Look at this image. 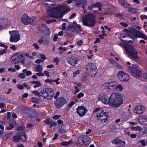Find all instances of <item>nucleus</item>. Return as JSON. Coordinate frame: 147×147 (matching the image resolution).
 Here are the masks:
<instances>
[{"label": "nucleus", "mask_w": 147, "mask_h": 147, "mask_svg": "<svg viewBox=\"0 0 147 147\" xmlns=\"http://www.w3.org/2000/svg\"><path fill=\"white\" fill-rule=\"evenodd\" d=\"M98 99L105 104L110 107L117 108L120 106L123 103L121 95L117 93L112 94L109 98L107 95L104 94L99 97Z\"/></svg>", "instance_id": "obj_1"}, {"label": "nucleus", "mask_w": 147, "mask_h": 147, "mask_svg": "<svg viewBox=\"0 0 147 147\" xmlns=\"http://www.w3.org/2000/svg\"><path fill=\"white\" fill-rule=\"evenodd\" d=\"M70 11L69 7H66L65 5H58L52 9H47V13L50 17L54 18H61L66 13Z\"/></svg>", "instance_id": "obj_2"}, {"label": "nucleus", "mask_w": 147, "mask_h": 147, "mask_svg": "<svg viewBox=\"0 0 147 147\" xmlns=\"http://www.w3.org/2000/svg\"><path fill=\"white\" fill-rule=\"evenodd\" d=\"M95 17V15L92 13L85 16L82 18L83 25L90 27L94 26L96 23Z\"/></svg>", "instance_id": "obj_3"}, {"label": "nucleus", "mask_w": 147, "mask_h": 147, "mask_svg": "<svg viewBox=\"0 0 147 147\" xmlns=\"http://www.w3.org/2000/svg\"><path fill=\"white\" fill-rule=\"evenodd\" d=\"M54 91L50 88L43 89L40 92V98L50 100L54 96Z\"/></svg>", "instance_id": "obj_4"}, {"label": "nucleus", "mask_w": 147, "mask_h": 147, "mask_svg": "<svg viewBox=\"0 0 147 147\" xmlns=\"http://www.w3.org/2000/svg\"><path fill=\"white\" fill-rule=\"evenodd\" d=\"M124 30L127 33H131L136 37L140 38L144 40H147V36L145 34L133 28H131L129 30L125 29Z\"/></svg>", "instance_id": "obj_5"}, {"label": "nucleus", "mask_w": 147, "mask_h": 147, "mask_svg": "<svg viewBox=\"0 0 147 147\" xmlns=\"http://www.w3.org/2000/svg\"><path fill=\"white\" fill-rule=\"evenodd\" d=\"M123 47L128 52L130 56L135 59L138 58L137 53L135 50L134 47L131 45L124 44Z\"/></svg>", "instance_id": "obj_6"}, {"label": "nucleus", "mask_w": 147, "mask_h": 147, "mask_svg": "<svg viewBox=\"0 0 147 147\" xmlns=\"http://www.w3.org/2000/svg\"><path fill=\"white\" fill-rule=\"evenodd\" d=\"M127 71L135 77L139 78L142 76V73L140 69L137 66H130L127 69Z\"/></svg>", "instance_id": "obj_7"}, {"label": "nucleus", "mask_w": 147, "mask_h": 147, "mask_svg": "<svg viewBox=\"0 0 147 147\" xmlns=\"http://www.w3.org/2000/svg\"><path fill=\"white\" fill-rule=\"evenodd\" d=\"M79 144L83 145H88L90 142L91 139L90 137L86 135H82L78 138Z\"/></svg>", "instance_id": "obj_8"}, {"label": "nucleus", "mask_w": 147, "mask_h": 147, "mask_svg": "<svg viewBox=\"0 0 147 147\" xmlns=\"http://www.w3.org/2000/svg\"><path fill=\"white\" fill-rule=\"evenodd\" d=\"M87 72L89 73L92 76H94L96 73L97 68L96 66L92 63H89L86 66Z\"/></svg>", "instance_id": "obj_9"}, {"label": "nucleus", "mask_w": 147, "mask_h": 147, "mask_svg": "<svg viewBox=\"0 0 147 147\" xmlns=\"http://www.w3.org/2000/svg\"><path fill=\"white\" fill-rule=\"evenodd\" d=\"M23 57V54L20 53H17L11 57V61L12 63L15 64L21 62L22 63L24 62V61H22Z\"/></svg>", "instance_id": "obj_10"}, {"label": "nucleus", "mask_w": 147, "mask_h": 147, "mask_svg": "<svg viewBox=\"0 0 147 147\" xmlns=\"http://www.w3.org/2000/svg\"><path fill=\"white\" fill-rule=\"evenodd\" d=\"M11 35L10 40L11 42H16L20 40V35L19 32L17 30L9 31Z\"/></svg>", "instance_id": "obj_11"}, {"label": "nucleus", "mask_w": 147, "mask_h": 147, "mask_svg": "<svg viewBox=\"0 0 147 147\" xmlns=\"http://www.w3.org/2000/svg\"><path fill=\"white\" fill-rule=\"evenodd\" d=\"M117 75L119 79L122 82H127L129 79V75L123 71H119Z\"/></svg>", "instance_id": "obj_12"}, {"label": "nucleus", "mask_w": 147, "mask_h": 147, "mask_svg": "<svg viewBox=\"0 0 147 147\" xmlns=\"http://www.w3.org/2000/svg\"><path fill=\"white\" fill-rule=\"evenodd\" d=\"M108 117V113L104 112L102 110L100 111L99 113H98L96 115V117L98 119L100 120L101 121L103 120L104 122L107 120Z\"/></svg>", "instance_id": "obj_13"}, {"label": "nucleus", "mask_w": 147, "mask_h": 147, "mask_svg": "<svg viewBox=\"0 0 147 147\" xmlns=\"http://www.w3.org/2000/svg\"><path fill=\"white\" fill-rule=\"evenodd\" d=\"M66 102L65 99L63 97L59 98L54 101V104L57 108H59Z\"/></svg>", "instance_id": "obj_14"}, {"label": "nucleus", "mask_w": 147, "mask_h": 147, "mask_svg": "<svg viewBox=\"0 0 147 147\" xmlns=\"http://www.w3.org/2000/svg\"><path fill=\"white\" fill-rule=\"evenodd\" d=\"M33 19L30 18L27 14L23 15L21 18L22 23L24 25L30 24L33 21Z\"/></svg>", "instance_id": "obj_15"}, {"label": "nucleus", "mask_w": 147, "mask_h": 147, "mask_svg": "<svg viewBox=\"0 0 147 147\" xmlns=\"http://www.w3.org/2000/svg\"><path fill=\"white\" fill-rule=\"evenodd\" d=\"M146 110L145 107L141 105L136 106L134 109V112L136 114L140 115L142 113Z\"/></svg>", "instance_id": "obj_16"}, {"label": "nucleus", "mask_w": 147, "mask_h": 147, "mask_svg": "<svg viewBox=\"0 0 147 147\" xmlns=\"http://www.w3.org/2000/svg\"><path fill=\"white\" fill-rule=\"evenodd\" d=\"M67 60L68 63L73 66H74L78 63V58L74 56H71L67 58Z\"/></svg>", "instance_id": "obj_17"}, {"label": "nucleus", "mask_w": 147, "mask_h": 147, "mask_svg": "<svg viewBox=\"0 0 147 147\" xmlns=\"http://www.w3.org/2000/svg\"><path fill=\"white\" fill-rule=\"evenodd\" d=\"M87 111L86 108L82 106H79L77 109L76 112L81 117L84 115Z\"/></svg>", "instance_id": "obj_18"}, {"label": "nucleus", "mask_w": 147, "mask_h": 147, "mask_svg": "<svg viewBox=\"0 0 147 147\" xmlns=\"http://www.w3.org/2000/svg\"><path fill=\"white\" fill-rule=\"evenodd\" d=\"M37 28L39 31L42 32L47 31L48 34L49 35L50 34V32L49 29L46 24H39Z\"/></svg>", "instance_id": "obj_19"}, {"label": "nucleus", "mask_w": 147, "mask_h": 147, "mask_svg": "<svg viewBox=\"0 0 147 147\" xmlns=\"http://www.w3.org/2000/svg\"><path fill=\"white\" fill-rule=\"evenodd\" d=\"M111 142L112 144H120L122 146H124L125 144V141L121 140L120 139L118 138H116Z\"/></svg>", "instance_id": "obj_20"}, {"label": "nucleus", "mask_w": 147, "mask_h": 147, "mask_svg": "<svg viewBox=\"0 0 147 147\" xmlns=\"http://www.w3.org/2000/svg\"><path fill=\"white\" fill-rule=\"evenodd\" d=\"M115 84V82H111L105 83L104 86L107 89L114 90Z\"/></svg>", "instance_id": "obj_21"}, {"label": "nucleus", "mask_w": 147, "mask_h": 147, "mask_svg": "<svg viewBox=\"0 0 147 147\" xmlns=\"http://www.w3.org/2000/svg\"><path fill=\"white\" fill-rule=\"evenodd\" d=\"M119 2L121 6L125 8H127L131 7V5L125 0H119Z\"/></svg>", "instance_id": "obj_22"}, {"label": "nucleus", "mask_w": 147, "mask_h": 147, "mask_svg": "<svg viewBox=\"0 0 147 147\" xmlns=\"http://www.w3.org/2000/svg\"><path fill=\"white\" fill-rule=\"evenodd\" d=\"M68 30L71 31L73 33L77 34L78 30L77 29L75 26L73 25H70L68 26V27L67 28Z\"/></svg>", "instance_id": "obj_23"}, {"label": "nucleus", "mask_w": 147, "mask_h": 147, "mask_svg": "<svg viewBox=\"0 0 147 147\" xmlns=\"http://www.w3.org/2000/svg\"><path fill=\"white\" fill-rule=\"evenodd\" d=\"M45 123L47 125L50 124V127L51 128L56 124V123L53 122L52 120L50 119H47L46 120Z\"/></svg>", "instance_id": "obj_24"}, {"label": "nucleus", "mask_w": 147, "mask_h": 147, "mask_svg": "<svg viewBox=\"0 0 147 147\" xmlns=\"http://www.w3.org/2000/svg\"><path fill=\"white\" fill-rule=\"evenodd\" d=\"M139 122L142 124L147 125V118L144 117H141L139 119Z\"/></svg>", "instance_id": "obj_25"}, {"label": "nucleus", "mask_w": 147, "mask_h": 147, "mask_svg": "<svg viewBox=\"0 0 147 147\" xmlns=\"http://www.w3.org/2000/svg\"><path fill=\"white\" fill-rule=\"evenodd\" d=\"M7 21V20L6 19L0 18V30L1 29L3 25H5L6 24Z\"/></svg>", "instance_id": "obj_26"}, {"label": "nucleus", "mask_w": 147, "mask_h": 147, "mask_svg": "<svg viewBox=\"0 0 147 147\" xmlns=\"http://www.w3.org/2000/svg\"><path fill=\"white\" fill-rule=\"evenodd\" d=\"M20 138V135H17L13 136V138L12 139V141L16 142H18Z\"/></svg>", "instance_id": "obj_27"}, {"label": "nucleus", "mask_w": 147, "mask_h": 147, "mask_svg": "<svg viewBox=\"0 0 147 147\" xmlns=\"http://www.w3.org/2000/svg\"><path fill=\"white\" fill-rule=\"evenodd\" d=\"M20 138V139L23 142H25L26 140L25 133L24 132H22L21 134Z\"/></svg>", "instance_id": "obj_28"}, {"label": "nucleus", "mask_w": 147, "mask_h": 147, "mask_svg": "<svg viewBox=\"0 0 147 147\" xmlns=\"http://www.w3.org/2000/svg\"><path fill=\"white\" fill-rule=\"evenodd\" d=\"M123 87L121 84L117 85L116 83V84L115 86L114 90H115L117 91H121L123 90Z\"/></svg>", "instance_id": "obj_29"}, {"label": "nucleus", "mask_w": 147, "mask_h": 147, "mask_svg": "<svg viewBox=\"0 0 147 147\" xmlns=\"http://www.w3.org/2000/svg\"><path fill=\"white\" fill-rule=\"evenodd\" d=\"M88 78V75L86 73H85L82 74L80 78V80L82 81H85L87 80Z\"/></svg>", "instance_id": "obj_30"}, {"label": "nucleus", "mask_w": 147, "mask_h": 147, "mask_svg": "<svg viewBox=\"0 0 147 147\" xmlns=\"http://www.w3.org/2000/svg\"><path fill=\"white\" fill-rule=\"evenodd\" d=\"M42 67L40 65H36L35 71L36 72H42Z\"/></svg>", "instance_id": "obj_31"}, {"label": "nucleus", "mask_w": 147, "mask_h": 147, "mask_svg": "<svg viewBox=\"0 0 147 147\" xmlns=\"http://www.w3.org/2000/svg\"><path fill=\"white\" fill-rule=\"evenodd\" d=\"M22 72L24 73L25 74L26 76H31L32 74V73L30 71H27V69H24L23 70Z\"/></svg>", "instance_id": "obj_32"}, {"label": "nucleus", "mask_w": 147, "mask_h": 147, "mask_svg": "<svg viewBox=\"0 0 147 147\" xmlns=\"http://www.w3.org/2000/svg\"><path fill=\"white\" fill-rule=\"evenodd\" d=\"M131 6L129 8H127L128 9V11L133 13L136 12L137 9L133 8H131Z\"/></svg>", "instance_id": "obj_33"}, {"label": "nucleus", "mask_w": 147, "mask_h": 147, "mask_svg": "<svg viewBox=\"0 0 147 147\" xmlns=\"http://www.w3.org/2000/svg\"><path fill=\"white\" fill-rule=\"evenodd\" d=\"M16 124V122L15 121H13L12 124H11L9 125V126L7 127V130H11L13 128H14V125H15Z\"/></svg>", "instance_id": "obj_34"}, {"label": "nucleus", "mask_w": 147, "mask_h": 147, "mask_svg": "<svg viewBox=\"0 0 147 147\" xmlns=\"http://www.w3.org/2000/svg\"><path fill=\"white\" fill-rule=\"evenodd\" d=\"M31 100L34 103H38L40 102V99L37 98L33 97L32 98Z\"/></svg>", "instance_id": "obj_35"}, {"label": "nucleus", "mask_w": 147, "mask_h": 147, "mask_svg": "<svg viewBox=\"0 0 147 147\" xmlns=\"http://www.w3.org/2000/svg\"><path fill=\"white\" fill-rule=\"evenodd\" d=\"M129 38H132V40H130L129 41H127L126 40H125V42H126V43H132L134 42V38L131 35H129L128 36Z\"/></svg>", "instance_id": "obj_36"}, {"label": "nucleus", "mask_w": 147, "mask_h": 147, "mask_svg": "<svg viewBox=\"0 0 147 147\" xmlns=\"http://www.w3.org/2000/svg\"><path fill=\"white\" fill-rule=\"evenodd\" d=\"M71 141L70 140L68 142H64L61 143V145L63 146H65L69 145L71 143Z\"/></svg>", "instance_id": "obj_37"}, {"label": "nucleus", "mask_w": 147, "mask_h": 147, "mask_svg": "<svg viewBox=\"0 0 147 147\" xmlns=\"http://www.w3.org/2000/svg\"><path fill=\"white\" fill-rule=\"evenodd\" d=\"M3 140L5 141H6L9 138V135L7 134H5L2 136Z\"/></svg>", "instance_id": "obj_38"}, {"label": "nucleus", "mask_w": 147, "mask_h": 147, "mask_svg": "<svg viewBox=\"0 0 147 147\" xmlns=\"http://www.w3.org/2000/svg\"><path fill=\"white\" fill-rule=\"evenodd\" d=\"M131 129L134 131H139L141 129V127L140 126L132 127H131Z\"/></svg>", "instance_id": "obj_39"}, {"label": "nucleus", "mask_w": 147, "mask_h": 147, "mask_svg": "<svg viewBox=\"0 0 147 147\" xmlns=\"http://www.w3.org/2000/svg\"><path fill=\"white\" fill-rule=\"evenodd\" d=\"M32 92L34 94L36 95L37 96L40 98V92H39L37 90L32 91Z\"/></svg>", "instance_id": "obj_40"}, {"label": "nucleus", "mask_w": 147, "mask_h": 147, "mask_svg": "<svg viewBox=\"0 0 147 147\" xmlns=\"http://www.w3.org/2000/svg\"><path fill=\"white\" fill-rule=\"evenodd\" d=\"M138 143H140L143 146H146V143L144 140H141L138 141Z\"/></svg>", "instance_id": "obj_41"}, {"label": "nucleus", "mask_w": 147, "mask_h": 147, "mask_svg": "<svg viewBox=\"0 0 147 147\" xmlns=\"http://www.w3.org/2000/svg\"><path fill=\"white\" fill-rule=\"evenodd\" d=\"M41 86V83H40L39 82L37 81V82L36 83L35 85L33 86V87L35 88H36L39 87Z\"/></svg>", "instance_id": "obj_42"}, {"label": "nucleus", "mask_w": 147, "mask_h": 147, "mask_svg": "<svg viewBox=\"0 0 147 147\" xmlns=\"http://www.w3.org/2000/svg\"><path fill=\"white\" fill-rule=\"evenodd\" d=\"M76 5L79 6L81 5L80 0H76L75 3Z\"/></svg>", "instance_id": "obj_43"}, {"label": "nucleus", "mask_w": 147, "mask_h": 147, "mask_svg": "<svg viewBox=\"0 0 147 147\" xmlns=\"http://www.w3.org/2000/svg\"><path fill=\"white\" fill-rule=\"evenodd\" d=\"M84 96V94L83 93L80 92L76 95V96L79 99L83 97Z\"/></svg>", "instance_id": "obj_44"}, {"label": "nucleus", "mask_w": 147, "mask_h": 147, "mask_svg": "<svg viewBox=\"0 0 147 147\" xmlns=\"http://www.w3.org/2000/svg\"><path fill=\"white\" fill-rule=\"evenodd\" d=\"M18 77L24 79L25 78L26 76L24 73H23L20 74L18 75Z\"/></svg>", "instance_id": "obj_45"}, {"label": "nucleus", "mask_w": 147, "mask_h": 147, "mask_svg": "<svg viewBox=\"0 0 147 147\" xmlns=\"http://www.w3.org/2000/svg\"><path fill=\"white\" fill-rule=\"evenodd\" d=\"M22 54H23V57L24 56H26L29 59H32V57L31 56H29L28 54L27 53H22Z\"/></svg>", "instance_id": "obj_46"}, {"label": "nucleus", "mask_w": 147, "mask_h": 147, "mask_svg": "<svg viewBox=\"0 0 147 147\" xmlns=\"http://www.w3.org/2000/svg\"><path fill=\"white\" fill-rule=\"evenodd\" d=\"M61 115H56L53 117L52 118L54 119L57 120L59 119Z\"/></svg>", "instance_id": "obj_47"}, {"label": "nucleus", "mask_w": 147, "mask_h": 147, "mask_svg": "<svg viewBox=\"0 0 147 147\" xmlns=\"http://www.w3.org/2000/svg\"><path fill=\"white\" fill-rule=\"evenodd\" d=\"M53 62L56 63L57 65H58V63L59 61V60L58 58L57 57H56L53 58Z\"/></svg>", "instance_id": "obj_48"}, {"label": "nucleus", "mask_w": 147, "mask_h": 147, "mask_svg": "<svg viewBox=\"0 0 147 147\" xmlns=\"http://www.w3.org/2000/svg\"><path fill=\"white\" fill-rule=\"evenodd\" d=\"M101 3L99 2H96L93 3L95 7H98L99 6L101 5Z\"/></svg>", "instance_id": "obj_49"}, {"label": "nucleus", "mask_w": 147, "mask_h": 147, "mask_svg": "<svg viewBox=\"0 0 147 147\" xmlns=\"http://www.w3.org/2000/svg\"><path fill=\"white\" fill-rule=\"evenodd\" d=\"M76 14L75 13H73L69 18V19H71L76 17Z\"/></svg>", "instance_id": "obj_50"}, {"label": "nucleus", "mask_w": 147, "mask_h": 147, "mask_svg": "<svg viewBox=\"0 0 147 147\" xmlns=\"http://www.w3.org/2000/svg\"><path fill=\"white\" fill-rule=\"evenodd\" d=\"M81 5H86L87 3V0H80Z\"/></svg>", "instance_id": "obj_51"}, {"label": "nucleus", "mask_w": 147, "mask_h": 147, "mask_svg": "<svg viewBox=\"0 0 147 147\" xmlns=\"http://www.w3.org/2000/svg\"><path fill=\"white\" fill-rule=\"evenodd\" d=\"M53 82V80L52 79H47L45 80V82L47 83H52Z\"/></svg>", "instance_id": "obj_52"}, {"label": "nucleus", "mask_w": 147, "mask_h": 147, "mask_svg": "<svg viewBox=\"0 0 147 147\" xmlns=\"http://www.w3.org/2000/svg\"><path fill=\"white\" fill-rule=\"evenodd\" d=\"M80 70H78L76 71L73 73V76L74 77H75L76 76V75L78 74H79L80 73Z\"/></svg>", "instance_id": "obj_53"}, {"label": "nucleus", "mask_w": 147, "mask_h": 147, "mask_svg": "<svg viewBox=\"0 0 147 147\" xmlns=\"http://www.w3.org/2000/svg\"><path fill=\"white\" fill-rule=\"evenodd\" d=\"M113 66L118 69H120L121 67V66L116 62L114 63Z\"/></svg>", "instance_id": "obj_54"}, {"label": "nucleus", "mask_w": 147, "mask_h": 147, "mask_svg": "<svg viewBox=\"0 0 147 147\" xmlns=\"http://www.w3.org/2000/svg\"><path fill=\"white\" fill-rule=\"evenodd\" d=\"M75 26V27H76L78 28L80 31H82V29L81 28V26L79 24H77Z\"/></svg>", "instance_id": "obj_55"}, {"label": "nucleus", "mask_w": 147, "mask_h": 147, "mask_svg": "<svg viewBox=\"0 0 147 147\" xmlns=\"http://www.w3.org/2000/svg\"><path fill=\"white\" fill-rule=\"evenodd\" d=\"M55 5L54 3L53 4H48V3H46L45 4V6L48 7H51L52 5L53 6Z\"/></svg>", "instance_id": "obj_56"}, {"label": "nucleus", "mask_w": 147, "mask_h": 147, "mask_svg": "<svg viewBox=\"0 0 147 147\" xmlns=\"http://www.w3.org/2000/svg\"><path fill=\"white\" fill-rule=\"evenodd\" d=\"M56 21V20L55 19H51V20H48L47 21V24H49L51 23L52 22H54Z\"/></svg>", "instance_id": "obj_57"}, {"label": "nucleus", "mask_w": 147, "mask_h": 147, "mask_svg": "<svg viewBox=\"0 0 147 147\" xmlns=\"http://www.w3.org/2000/svg\"><path fill=\"white\" fill-rule=\"evenodd\" d=\"M43 60L37 59L35 61V62L37 63H40L41 62H43Z\"/></svg>", "instance_id": "obj_58"}, {"label": "nucleus", "mask_w": 147, "mask_h": 147, "mask_svg": "<svg viewBox=\"0 0 147 147\" xmlns=\"http://www.w3.org/2000/svg\"><path fill=\"white\" fill-rule=\"evenodd\" d=\"M33 46H34V48L36 49H39V47L37 44L36 43H34L33 44Z\"/></svg>", "instance_id": "obj_59"}, {"label": "nucleus", "mask_w": 147, "mask_h": 147, "mask_svg": "<svg viewBox=\"0 0 147 147\" xmlns=\"http://www.w3.org/2000/svg\"><path fill=\"white\" fill-rule=\"evenodd\" d=\"M36 75L38 76H43L44 74L42 72H39L36 74Z\"/></svg>", "instance_id": "obj_60"}, {"label": "nucleus", "mask_w": 147, "mask_h": 147, "mask_svg": "<svg viewBox=\"0 0 147 147\" xmlns=\"http://www.w3.org/2000/svg\"><path fill=\"white\" fill-rule=\"evenodd\" d=\"M109 62L113 66L114 63H115L116 62L114 60H113L112 59H110L109 60Z\"/></svg>", "instance_id": "obj_61"}, {"label": "nucleus", "mask_w": 147, "mask_h": 147, "mask_svg": "<svg viewBox=\"0 0 147 147\" xmlns=\"http://www.w3.org/2000/svg\"><path fill=\"white\" fill-rule=\"evenodd\" d=\"M58 38L57 35V34H55L53 38V41H57Z\"/></svg>", "instance_id": "obj_62"}, {"label": "nucleus", "mask_w": 147, "mask_h": 147, "mask_svg": "<svg viewBox=\"0 0 147 147\" xmlns=\"http://www.w3.org/2000/svg\"><path fill=\"white\" fill-rule=\"evenodd\" d=\"M24 129V127L22 126H20L17 129V130L19 131H22Z\"/></svg>", "instance_id": "obj_63"}, {"label": "nucleus", "mask_w": 147, "mask_h": 147, "mask_svg": "<svg viewBox=\"0 0 147 147\" xmlns=\"http://www.w3.org/2000/svg\"><path fill=\"white\" fill-rule=\"evenodd\" d=\"M140 17L141 20H143V19L145 18L147 19V16H146V15H144V16L142 15L140 16Z\"/></svg>", "instance_id": "obj_64"}]
</instances>
